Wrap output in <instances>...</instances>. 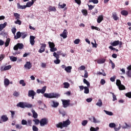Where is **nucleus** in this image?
Instances as JSON below:
<instances>
[{
	"mask_svg": "<svg viewBox=\"0 0 131 131\" xmlns=\"http://www.w3.org/2000/svg\"><path fill=\"white\" fill-rule=\"evenodd\" d=\"M59 112L60 114H61L62 115L63 117L66 115V112H65V111H64V110H59Z\"/></svg>",
	"mask_w": 131,
	"mask_h": 131,
	"instance_id": "nucleus-28",
	"label": "nucleus"
},
{
	"mask_svg": "<svg viewBox=\"0 0 131 131\" xmlns=\"http://www.w3.org/2000/svg\"><path fill=\"white\" fill-rule=\"evenodd\" d=\"M9 84H10V80L8 78H5L4 79V85H5V86H8Z\"/></svg>",
	"mask_w": 131,
	"mask_h": 131,
	"instance_id": "nucleus-16",
	"label": "nucleus"
},
{
	"mask_svg": "<svg viewBox=\"0 0 131 131\" xmlns=\"http://www.w3.org/2000/svg\"><path fill=\"white\" fill-rule=\"evenodd\" d=\"M111 45L113 47H116V46H118V45H119V40H115L113 42L111 43Z\"/></svg>",
	"mask_w": 131,
	"mask_h": 131,
	"instance_id": "nucleus-20",
	"label": "nucleus"
},
{
	"mask_svg": "<svg viewBox=\"0 0 131 131\" xmlns=\"http://www.w3.org/2000/svg\"><path fill=\"white\" fill-rule=\"evenodd\" d=\"M36 95V93L33 90H30L28 91V97H31L32 99H34V96Z\"/></svg>",
	"mask_w": 131,
	"mask_h": 131,
	"instance_id": "nucleus-7",
	"label": "nucleus"
},
{
	"mask_svg": "<svg viewBox=\"0 0 131 131\" xmlns=\"http://www.w3.org/2000/svg\"><path fill=\"white\" fill-rule=\"evenodd\" d=\"M21 124H23V125H27V121L25 120H22Z\"/></svg>",
	"mask_w": 131,
	"mask_h": 131,
	"instance_id": "nucleus-57",
	"label": "nucleus"
},
{
	"mask_svg": "<svg viewBox=\"0 0 131 131\" xmlns=\"http://www.w3.org/2000/svg\"><path fill=\"white\" fill-rule=\"evenodd\" d=\"M126 97H127L128 98H129V99L131 98V92H128L125 94Z\"/></svg>",
	"mask_w": 131,
	"mask_h": 131,
	"instance_id": "nucleus-63",
	"label": "nucleus"
},
{
	"mask_svg": "<svg viewBox=\"0 0 131 131\" xmlns=\"http://www.w3.org/2000/svg\"><path fill=\"white\" fill-rule=\"evenodd\" d=\"M99 127H96V128H95L94 127H91L90 128L91 131H98V130H99Z\"/></svg>",
	"mask_w": 131,
	"mask_h": 131,
	"instance_id": "nucleus-43",
	"label": "nucleus"
},
{
	"mask_svg": "<svg viewBox=\"0 0 131 131\" xmlns=\"http://www.w3.org/2000/svg\"><path fill=\"white\" fill-rule=\"evenodd\" d=\"M79 42H80V39H76L74 41V43H75V45H78Z\"/></svg>",
	"mask_w": 131,
	"mask_h": 131,
	"instance_id": "nucleus-51",
	"label": "nucleus"
},
{
	"mask_svg": "<svg viewBox=\"0 0 131 131\" xmlns=\"http://www.w3.org/2000/svg\"><path fill=\"white\" fill-rule=\"evenodd\" d=\"M91 28L93 30L95 29V30H97V31H100V28H99L97 27H95L94 26H91Z\"/></svg>",
	"mask_w": 131,
	"mask_h": 131,
	"instance_id": "nucleus-50",
	"label": "nucleus"
},
{
	"mask_svg": "<svg viewBox=\"0 0 131 131\" xmlns=\"http://www.w3.org/2000/svg\"><path fill=\"white\" fill-rule=\"evenodd\" d=\"M103 105V102H102V100L99 99L98 102L96 103V105L98 106V107H102Z\"/></svg>",
	"mask_w": 131,
	"mask_h": 131,
	"instance_id": "nucleus-23",
	"label": "nucleus"
},
{
	"mask_svg": "<svg viewBox=\"0 0 131 131\" xmlns=\"http://www.w3.org/2000/svg\"><path fill=\"white\" fill-rule=\"evenodd\" d=\"M11 31L14 35H16V32H17V29H16V28H13L11 29Z\"/></svg>",
	"mask_w": 131,
	"mask_h": 131,
	"instance_id": "nucleus-45",
	"label": "nucleus"
},
{
	"mask_svg": "<svg viewBox=\"0 0 131 131\" xmlns=\"http://www.w3.org/2000/svg\"><path fill=\"white\" fill-rule=\"evenodd\" d=\"M20 37H21V32L18 31L16 33V35H14V39H18Z\"/></svg>",
	"mask_w": 131,
	"mask_h": 131,
	"instance_id": "nucleus-14",
	"label": "nucleus"
},
{
	"mask_svg": "<svg viewBox=\"0 0 131 131\" xmlns=\"http://www.w3.org/2000/svg\"><path fill=\"white\" fill-rule=\"evenodd\" d=\"M71 122L69 119H67L66 121H63L62 124L64 127H67L68 125H70Z\"/></svg>",
	"mask_w": 131,
	"mask_h": 131,
	"instance_id": "nucleus-10",
	"label": "nucleus"
},
{
	"mask_svg": "<svg viewBox=\"0 0 131 131\" xmlns=\"http://www.w3.org/2000/svg\"><path fill=\"white\" fill-rule=\"evenodd\" d=\"M12 68V66L11 65H8L7 66L4 67V71H6L7 70H10Z\"/></svg>",
	"mask_w": 131,
	"mask_h": 131,
	"instance_id": "nucleus-35",
	"label": "nucleus"
},
{
	"mask_svg": "<svg viewBox=\"0 0 131 131\" xmlns=\"http://www.w3.org/2000/svg\"><path fill=\"white\" fill-rule=\"evenodd\" d=\"M67 34H68V32H67V30L65 29L63 30L62 34H60V36L63 37V38H67Z\"/></svg>",
	"mask_w": 131,
	"mask_h": 131,
	"instance_id": "nucleus-8",
	"label": "nucleus"
},
{
	"mask_svg": "<svg viewBox=\"0 0 131 131\" xmlns=\"http://www.w3.org/2000/svg\"><path fill=\"white\" fill-rule=\"evenodd\" d=\"M24 48V45H23V43H18L13 47V50L14 51H18V49L19 50H22V49H23Z\"/></svg>",
	"mask_w": 131,
	"mask_h": 131,
	"instance_id": "nucleus-4",
	"label": "nucleus"
},
{
	"mask_svg": "<svg viewBox=\"0 0 131 131\" xmlns=\"http://www.w3.org/2000/svg\"><path fill=\"white\" fill-rule=\"evenodd\" d=\"M35 37L34 36H30V42L31 46H34V43H35Z\"/></svg>",
	"mask_w": 131,
	"mask_h": 131,
	"instance_id": "nucleus-9",
	"label": "nucleus"
},
{
	"mask_svg": "<svg viewBox=\"0 0 131 131\" xmlns=\"http://www.w3.org/2000/svg\"><path fill=\"white\" fill-rule=\"evenodd\" d=\"M7 24H8L7 22H5L3 24H0V31H2V30H3V29L6 27V26H7Z\"/></svg>",
	"mask_w": 131,
	"mask_h": 131,
	"instance_id": "nucleus-21",
	"label": "nucleus"
},
{
	"mask_svg": "<svg viewBox=\"0 0 131 131\" xmlns=\"http://www.w3.org/2000/svg\"><path fill=\"white\" fill-rule=\"evenodd\" d=\"M32 128L33 131H38V128L36 126L33 125Z\"/></svg>",
	"mask_w": 131,
	"mask_h": 131,
	"instance_id": "nucleus-61",
	"label": "nucleus"
},
{
	"mask_svg": "<svg viewBox=\"0 0 131 131\" xmlns=\"http://www.w3.org/2000/svg\"><path fill=\"white\" fill-rule=\"evenodd\" d=\"M71 69H72V67L68 66L65 68L64 70L65 71H66V72H68V73H70V72H71Z\"/></svg>",
	"mask_w": 131,
	"mask_h": 131,
	"instance_id": "nucleus-18",
	"label": "nucleus"
},
{
	"mask_svg": "<svg viewBox=\"0 0 131 131\" xmlns=\"http://www.w3.org/2000/svg\"><path fill=\"white\" fill-rule=\"evenodd\" d=\"M118 88L120 91H123L124 90H125V86L122 84L118 86Z\"/></svg>",
	"mask_w": 131,
	"mask_h": 131,
	"instance_id": "nucleus-36",
	"label": "nucleus"
},
{
	"mask_svg": "<svg viewBox=\"0 0 131 131\" xmlns=\"http://www.w3.org/2000/svg\"><path fill=\"white\" fill-rule=\"evenodd\" d=\"M115 78H116V76H114L113 77H111L110 80L112 81V82H114L115 81Z\"/></svg>",
	"mask_w": 131,
	"mask_h": 131,
	"instance_id": "nucleus-60",
	"label": "nucleus"
},
{
	"mask_svg": "<svg viewBox=\"0 0 131 131\" xmlns=\"http://www.w3.org/2000/svg\"><path fill=\"white\" fill-rule=\"evenodd\" d=\"M41 47L38 50V53H40L41 54L42 53H43L45 51H46V48L47 47V45L45 43H41Z\"/></svg>",
	"mask_w": 131,
	"mask_h": 131,
	"instance_id": "nucleus-6",
	"label": "nucleus"
},
{
	"mask_svg": "<svg viewBox=\"0 0 131 131\" xmlns=\"http://www.w3.org/2000/svg\"><path fill=\"white\" fill-rule=\"evenodd\" d=\"M15 24H18V25H21L22 24V21L19 19H17L16 21H14Z\"/></svg>",
	"mask_w": 131,
	"mask_h": 131,
	"instance_id": "nucleus-49",
	"label": "nucleus"
},
{
	"mask_svg": "<svg viewBox=\"0 0 131 131\" xmlns=\"http://www.w3.org/2000/svg\"><path fill=\"white\" fill-rule=\"evenodd\" d=\"M17 107H20V108H31L32 104H27L26 103L20 102L16 105Z\"/></svg>",
	"mask_w": 131,
	"mask_h": 131,
	"instance_id": "nucleus-2",
	"label": "nucleus"
},
{
	"mask_svg": "<svg viewBox=\"0 0 131 131\" xmlns=\"http://www.w3.org/2000/svg\"><path fill=\"white\" fill-rule=\"evenodd\" d=\"M14 16L16 20L20 19V14L19 13H14Z\"/></svg>",
	"mask_w": 131,
	"mask_h": 131,
	"instance_id": "nucleus-42",
	"label": "nucleus"
},
{
	"mask_svg": "<svg viewBox=\"0 0 131 131\" xmlns=\"http://www.w3.org/2000/svg\"><path fill=\"white\" fill-rule=\"evenodd\" d=\"M103 20H104V16H103V15L99 16L97 18V23L100 24V23H101V22Z\"/></svg>",
	"mask_w": 131,
	"mask_h": 131,
	"instance_id": "nucleus-12",
	"label": "nucleus"
},
{
	"mask_svg": "<svg viewBox=\"0 0 131 131\" xmlns=\"http://www.w3.org/2000/svg\"><path fill=\"white\" fill-rule=\"evenodd\" d=\"M86 124H88V120H83L82 122V125H83V126H85Z\"/></svg>",
	"mask_w": 131,
	"mask_h": 131,
	"instance_id": "nucleus-54",
	"label": "nucleus"
},
{
	"mask_svg": "<svg viewBox=\"0 0 131 131\" xmlns=\"http://www.w3.org/2000/svg\"><path fill=\"white\" fill-rule=\"evenodd\" d=\"M89 3H93L94 4H99L98 0H89Z\"/></svg>",
	"mask_w": 131,
	"mask_h": 131,
	"instance_id": "nucleus-47",
	"label": "nucleus"
},
{
	"mask_svg": "<svg viewBox=\"0 0 131 131\" xmlns=\"http://www.w3.org/2000/svg\"><path fill=\"white\" fill-rule=\"evenodd\" d=\"M121 81H120V80H117L116 85H117V86H119L121 85Z\"/></svg>",
	"mask_w": 131,
	"mask_h": 131,
	"instance_id": "nucleus-58",
	"label": "nucleus"
},
{
	"mask_svg": "<svg viewBox=\"0 0 131 131\" xmlns=\"http://www.w3.org/2000/svg\"><path fill=\"white\" fill-rule=\"evenodd\" d=\"M54 62L55 64H60L61 60L59 59H56V60H54Z\"/></svg>",
	"mask_w": 131,
	"mask_h": 131,
	"instance_id": "nucleus-62",
	"label": "nucleus"
},
{
	"mask_svg": "<svg viewBox=\"0 0 131 131\" xmlns=\"http://www.w3.org/2000/svg\"><path fill=\"white\" fill-rule=\"evenodd\" d=\"M26 36H27V33H26V32L21 33V38H23V39H24V38H25Z\"/></svg>",
	"mask_w": 131,
	"mask_h": 131,
	"instance_id": "nucleus-34",
	"label": "nucleus"
},
{
	"mask_svg": "<svg viewBox=\"0 0 131 131\" xmlns=\"http://www.w3.org/2000/svg\"><path fill=\"white\" fill-rule=\"evenodd\" d=\"M88 7H89V10L90 11H92V10H93V9H94V8H95V6H93V5H88Z\"/></svg>",
	"mask_w": 131,
	"mask_h": 131,
	"instance_id": "nucleus-59",
	"label": "nucleus"
},
{
	"mask_svg": "<svg viewBox=\"0 0 131 131\" xmlns=\"http://www.w3.org/2000/svg\"><path fill=\"white\" fill-rule=\"evenodd\" d=\"M32 5H33V3H32L31 2H29L27 3L25 6L26 7V8H30V7L32 6Z\"/></svg>",
	"mask_w": 131,
	"mask_h": 131,
	"instance_id": "nucleus-37",
	"label": "nucleus"
},
{
	"mask_svg": "<svg viewBox=\"0 0 131 131\" xmlns=\"http://www.w3.org/2000/svg\"><path fill=\"white\" fill-rule=\"evenodd\" d=\"M51 52H56L57 51V48L55 47H52L50 48Z\"/></svg>",
	"mask_w": 131,
	"mask_h": 131,
	"instance_id": "nucleus-64",
	"label": "nucleus"
},
{
	"mask_svg": "<svg viewBox=\"0 0 131 131\" xmlns=\"http://www.w3.org/2000/svg\"><path fill=\"white\" fill-rule=\"evenodd\" d=\"M32 124V121H31V120H28V124H27V126H31Z\"/></svg>",
	"mask_w": 131,
	"mask_h": 131,
	"instance_id": "nucleus-52",
	"label": "nucleus"
},
{
	"mask_svg": "<svg viewBox=\"0 0 131 131\" xmlns=\"http://www.w3.org/2000/svg\"><path fill=\"white\" fill-rule=\"evenodd\" d=\"M84 94H89L90 93V89H89V87L84 86Z\"/></svg>",
	"mask_w": 131,
	"mask_h": 131,
	"instance_id": "nucleus-31",
	"label": "nucleus"
},
{
	"mask_svg": "<svg viewBox=\"0 0 131 131\" xmlns=\"http://www.w3.org/2000/svg\"><path fill=\"white\" fill-rule=\"evenodd\" d=\"M81 12L84 16H88V10L86 9H83Z\"/></svg>",
	"mask_w": 131,
	"mask_h": 131,
	"instance_id": "nucleus-41",
	"label": "nucleus"
},
{
	"mask_svg": "<svg viewBox=\"0 0 131 131\" xmlns=\"http://www.w3.org/2000/svg\"><path fill=\"white\" fill-rule=\"evenodd\" d=\"M56 127H57V128H63V127H64V126L63 125V123L60 122L59 123L57 124L56 125Z\"/></svg>",
	"mask_w": 131,
	"mask_h": 131,
	"instance_id": "nucleus-17",
	"label": "nucleus"
},
{
	"mask_svg": "<svg viewBox=\"0 0 131 131\" xmlns=\"http://www.w3.org/2000/svg\"><path fill=\"white\" fill-rule=\"evenodd\" d=\"M19 84H21L22 86H25L26 83L24 81V80H20L19 81Z\"/></svg>",
	"mask_w": 131,
	"mask_h": 131,
	"instance_id": "nucleus-44",
	"label": "nucleus"
},
{
	"mask_svg": "<svg viewBox=\"0 0 131 131\" xmlns=\"http://www.w3.org/2000/svg\"><path fill=\"white\" fill-rule=\"evenodd\" d=\"M104 112H105V114H107V115H109L110 116H112V115H113V113H112V112L104 110Z\"/></svg>",
	"mask_w": 131,
	"mask_h": 131,
	"instance_id": "nucleus-29",
	"label": "nucleus"
},
{
	"mask_svg": "<svg viewBox=\"0 0 131 131\" xmlns=\"http://www.w3.org/2000/svg\"><path fill=\"white\" fill-rule=\"evenodd\" d=\"M33 121L35 122V124L37 125L38 124H39L40 121H39V120L38 119H34L33 120Z\"/></svg>",
	"mask_w": 131,
	"mask_h": 131,
	"instance_id": "nucleus-46",
	"label": "nucleus"
},
{
	"mask_svg": "<svg viewBox=\"0 0 131 131\" xmlns=\"http://www.w3.org/2000/svg\"><path fill=\"white\" fill-rule=\"evenodd\" d=\"M104 62H106V59H99L97 61L98 64H103Z\"/></svg>",
	"mask_w": 131,
	"mask_h": 131,
	"instance_id": "nucleus-32",
	"label": "nucleus"
},
{
	"mask_svg": "<svg viewBox=\"0 0 131 131\" xmlns=\"http://www.w3.org/2000/svg\"><path fill=\"white\" fill-rule=\"evenodd\" d=\"M44 97L45 98H48L49 99H52L54 98H59L61 95L59 94L58 93H45L43 95Z\"/></svg>",
	"mask_w": 131,
	"mask_h": 131,
	"instance_id": "nucleus-1",
	"label": "nucleus"
},
{
	"mask_svg": "<svg viewBox=\"0 0 131 131\" xmlns=\"http://www.w3.org/2000/svg\"><path fill=\"white\" fill-rule=\"evenodd\" d=\"M2 119L4 121V122H6V121H8V120H9V118L6 115L2 116Z\"/></svg>",
	"mask_w": 131,
	"mask_h": 131,
	"instance_id": "nucleus-24",
	"label": "nucleus"
},
{
	"mask_svg": "<svg viewBox=\"0 0 131 131\" xmlns=\"http://www.w3.org/2000/svg\"><path fill=\"white\" fill-rule=\"evenodd\" d=\"M83 82L85 84H86V85L88 88H90V86H91V84H90V82H89L86 79H83Z\"/></svg>",
	"mask_w": 131,
	"mask_h": 131,
	"instance_id": "nucleus-26",
	"label": "nucleus"
},
{
	"mask_svg": "<svg viewBox=\"0 0 131 131\" xmlns=\"http://www.w3.org/2000/svg\"><path fill=\"white\" fill-rule=\"evenodd\" d=\"M17 9H20V10H24L26 8V6L25 5L22 6L20 5V3H17Z\"/></svg>",
	"mask_w": 131,
	"mask_h": 131,
	"instance_id": "nucleus-19",
	"label": "nucleus"
},
{
	"mask_svg": "<svg viewBox=\"0 0 131 131\" xmlns=\"http://www.w3.org/2000/svg\"><path fill=\"white\" fill-rule=\"evenodd\" d=\"M10 59L12 62H16L17 61V57L13 56H10Z\"/></svg>",
	"mask_w": 131,
	"mask_h": 131,
	"instance_id": "nucleus-30",
	"label": "nucleus"
},
{
	"mask_svg": "<svg viewBox=\"0 0 131 131\" xmlns=\"http://www.w3.org/2000/svg\"><path fill=\"white\" fill-rule=\"evenodd\" d=\"M32 112L33 113V117L35 118V119H36V118L38 117V115L37 114V113L35 112V111H34V110H32Z\"/></svg>",
	"mask_w": 131,
	"mask_h": 131,
	"instance_id": "nucleus-15",
	"label": "nucleus"
},
{
	"mask_svg": "<svg viewBox=\"0 0 131 131\" xmlns=\"http://www.w3.org/2000/svg\"><path fill=\"white\" fill-rule=\"evenodd\" d=\"M85 74L84 75V77L85 78H88L89 77V73H88V71L86 70L84 71Z\"/></svg>",
	"mask_w": 131,
	"mask_h": 131,
	"instance_id": "nucleus-55",
	"label": "nucleus"
},
{
	"mask_svg": "<svg viewBox=\"0 0 131 131\" xmlns=\"http://www.w3.org/2000/svg\"><path fill=\"white\" fill-rule=\"evenodd\" d=\"M63 108H67L70 105V100H61Z\"/></svg>",
	"mask_w": 131,
	"mask_h": 131,
	"instance_id": "nucleus-5",
	"label": "nucleus"
},
{
	"mask_svg": "<svg viewBox=\"0 0 131 131\" xmlns=\"http://www.w3.org/2000/svg\"><path fill=\"white\" fill-rule=\"evenodd\" d=\"M121 14L123 16H127V15H128V12L126 10H123L121 12Z\"/></svg>",
	"mask_w": 131,
	"mask_h": 131,
	"instance_id": "nucleus-27",
	"label": "nucleus"
},
{
	"mask_svg": "<svg viewBox=\"0 0 131 131\" xmlns=\"http://www.w3.org/2000/svg\"><path fill=\"white\" fill-rule=\"evenodd\" d=\"M126 74L128 76V77H131V71H127L126 72Z\"/></svg>",
	"mask_w": 131,
	"mask_h": 131,
	"instance_id": "nucleus-56",
	"label": "nucleus"
},
{
	"mask_svg": "<svg viewBox=\"0 0 131 131\" xmlns=\"http://www.w3.org/2000/svg\"><path fill=\"white\" fill-rule=\"evenodd\" d=\"M24 67L26 69H30L32 67V65L30 61H27L25 64Z\"/></svg>",
	"mask_w": 131,
	"mask_h": 131,
	"instance_id": "nucleus-11",
	"label": "nucleus"
},
{
	"mask_svg": "<svg viewBox=\"0 0 131 131\" xmlns=\"http://www.w3.org/2000/svg\"><path fill=\"white\" fill-rule=\"evenodd\" d=\"M47 90V86H44L42 89H40L41 94H45L46 93V91Z\"/></svg>",
	"mask_w": 131,
	"mask_h": 131,
	"instance_id": "nucleus-38",
	"label": "nucleus"
},
{
	"mask_svg": "<svg viewBox=\"0 0 131 131\" xmlns=\"http://www.w3.org/2000/svg\"><path fill=\"white\" fill-rule=\"evenodd\" d=\"M125 124L126 126H122V128H130L131 127V124H127V123H125Z\"/></svg>",
	"mask_w": 131,
	"mask_h": 131,
	"instance_id": "nucleus-33",
	"label": "nucleus"
},
{
	"mask_svg": "<svg viewBox=\"0 0 131 131\" xmlns=\"http://www.w3.org/2000/svg\"><path fill=\"white\" fill-rule=\"evenodd\" d=\"M48 123L49 120L46 118H42L40 120V126H45V125H47Z\"/></svg>",
	"mask_w": 131,
	"mask_h": 131,
	"instance_id": "nucleus-3",
	"label": "nucleus"
},
{
	"mask_svg": "<svg viewBox=\"0 0 131 131\" xmlns=\"http://www.w3.org/2000/svg\"><path fill=\"white\" fill-rule=\"evenodd\" d=\"M109 126L110 127L113 128V127H115V126H116V125L114 123H111L109 124Z\"/></svg>",
	"mask_w": 131,
	"mask_h": 131,
	"instance_id": "nucleus-53",
	"label": "nucleus"
},
{
	"mask_svg": "<svg viewBox=\"0 0 131 131\" xmlns=\"http://www.w3.org/2000/svg\"><path fill=\"white\" fill-rule=\"evenodd\" d=\"M112 17H113L114 20H115V21H117V20H118V19H119V17H118V16H117V14H116V12H113L112 13Z\"/></svg>",
	"mask_w": 131,
	"mask_h": 131,
	"instance_id": "nucleus-13",
	"label": "nucleus"
},
{
	"mask_svg": "<svg viewBox=\"0 0 131 131\" xmlns=\"http://www.w3.org/2000/svg\"><path fill=\"white\" fill-rule=\"evenodd\" d=\"M52 102L53 103L52 107H54V108H57L59 106V102H56L55 101H52Z\"/></svg>",
	"mask_w": 131,
	"mask_h": 131,
	"instance_id": "nucleus-22",
	"label": "nucleus"
},
{
	"mask_svg": "<svg viewBox=\"0 0 131 131\" xmlns=\"http://www.w3.org/2000/svg\"><path fill=\"white\" fill-rule=\"evenodd\" d=\"M48 44L50 49H51L52 48H55V43H54V42H53L49 41Z\"/></svg>",
	"mask_w": 131,
	"mask_h": 131,
	"instance_id": "nucleus-25",
	"label": "nucleus"
},
{
	"mask_svg": "<svg viewBox=\"0 0 131 131\" xmlns=\"http://www.w3.org/2000/svg\"><path fill=\"white\" fill-rule=\"evenodd\" d=\"M63 85L64 89H68L70 86V84L68 82H64L63 83Z\"/></svg>",
	"mask_w": 131,
	"mask_h": 131,
	"instance_id": "nucleus-40",
	"label": "nucleus"
},
{
	"mask_svg": "<svg viewBox=\"0 0 131 131\" xmlns=\"http://www.w3.org/2000/svg\"><path fill=\"white\" fill-rule=\"evenodd\" d=\"M53 56L55 57L56 59H59V58H60V56L59 55V54H57V53L56 52L53 53Z\"/></svg>",
	"mask_w": 131,
	"mask_h": 131,
	"instance_id": "nucleus-48",
	"label": "nucleus"
},
{
	"mask_svg": "<svg viewBox=\"0 0 131 131\" xmlns=\"http://www.w3.org/2000/svg\"><path fill=\"white\" fill-rule=\"evenodd\" d=\"M10 38L7 39V40L5 43V46L6 47H9V45H10Z\"/></svg>",
	"mask_w": 131,
	"mask_h": 131,
	"instance_id": "nucleus-39",
	"label": "nucleus"
}]
</instances>
